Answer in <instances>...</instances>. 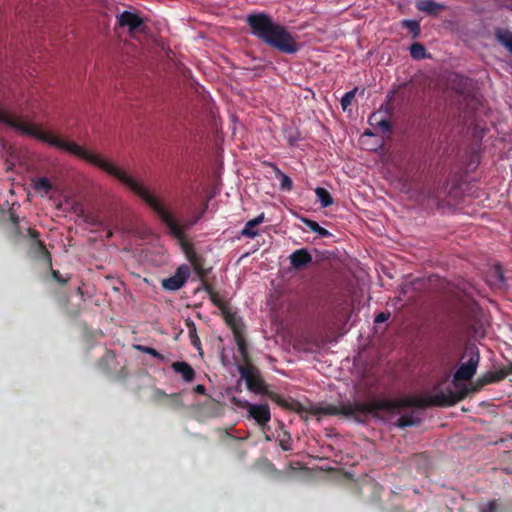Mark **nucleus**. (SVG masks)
<instances>
[{
    "instance_id": "nucleus-17",
    "label": "nucleus",
    "mask_w": 512,
    "mask_h": 512,
    "mask_svg": "<svg viewBox=\"0 0 512 512\" xmlns=\"http://www.w3.org/2000/svg\"><path fill=\"white\" fill-rule=\"evenodd\" d=\"M416 7L418 10L428 14H436L439 10L444 8L443 5L438 4L433 0H418L416 2Z\"/></svg>"
},
{
    "instance_id": "nucleus-30",
    "label": "nucleus",
    "mask_w": 512,
    "mask_h": 512,
    "mask_svg": "<svg viewBox=\"0 0 512 512\" xmlns=\"http://www.w3.org/2000/svg\"><path fill=\"white\" fill-rule=\"evenodd\" d=\"M370 124L374 125V126L380 127L383 131H388L389 130V123L386 120H384V119L378 120L376 114H373L370 117Z\"/></svg>"
},
{
    "instance_id": "nucleus-20",
    "label": "nucleus",
    "mask_w": 512,
    "mask_h": 512,
    "mask_svg": "<svg viewBox=\"0 0 512 512\" xmlns=\"http://www.w3.org/2000/svg\"><path fill=\"white\" fill-rule=\"evenodd\" d=\"M186 327L188 329V335L191 342V345L197 350H201V341L197 334V329L194 321L191 319L186 320Z\"/></svg>"
},
{
    "instance_id": "nucleus-29",
    "label": "nucleus",
    "mask_w": 512,
    "mask_h": 512,
    "mask_svg": "<svg viewBox=\"0 0 512 512\" xmlns=\"http://www.w3.org/2000/svg\"><path fill=\"white\" fill-rule=\"evenodd\" d=\"M370 124L374 125V126L380 127L383 131H388L389 130V123L386 120H384V119L378 120L376 114H373L370 117Z\"/></svg>"
},
{
    "instance_id": "nucleus-16",
    "label": "nucleus",
    "mask_w": 512,
    "mask_h": 512,
    "mask_svg": "<svg viewBox=\"0 0 512 512\" xmlns=\"http://www.w3.org/2000/svg\"><path fill=\"white\" fill-rule=\"evenodd\" d=\"M233 336H234L235 343L237 345L238 352L242 356L244 363L249 364L250 358H249V352H248V345L244 338V331L234 334Z\"/></svg>"
},
{
    "instance_id": "nucleus-33",
    "label": "nucleus",
    "mask_w": 512,
    "mask_h": 512,
    "mask_svg": "<svg viewBox=\"0 0 512 512\" xmlns=\"http://www.w3.org/2000/svg\"><path fill=\"white\" fill-rule=\"evenodd\" d=\"M279 445L283 451L291 450V437L290 434L285 433L284 438L280 439Z\"/></svg>"
},
{
    "instance_id": "nucleus-19",
    "label": "nucleus",
    "mask_w": 512,
    "mask_h": 512,
    "mask_svg": "<svg viewBox=\"0 0 512 512\" xmlns=\"http://www.w3.org/2000/svg\"><path fill=\"white\" fill-rule=\"evenodd\" d=\"M495 36L498 42L512 53V32L504 28H498L495 31Z\"/></svg>"
},
{
    "instance_id": "nucleus-8",
    "label": "nucleus",
    "mask_w": 512,
    "mask_h": 512,
    "mask_svg": "<svg viewBox=\"0 0 512 512\" xmlns=\"http://www.w3.org/2000/svg\"><path fill=\"white\" fill-rule=\"evenodd\" d=\"M117 19L121 27L128 28L129 34L132 37H135L138 32L143 31V20L136 13L124 11L117 17Z\"/></svg>"
},
{
    "instance_id": "nucleus-14",
    "label": "nucleus",
    "mask_w": 512,
    "mask_h": 512,
    "mask_svg": "<svg viewBox=\"0 0 512 512\" xmlns=\"http://www.w3.org/2000/svg\"><path fill=\"white\" fill-rule=\"evenodd\" d=\"M172 369L181 374L182 378L186 382H192L195 378V371L190 364L184 361H177L172 363Z\"/></svg>"
},
{
    "instance_id": "nucleus-12",
    "label": "nucleus",
    "mask_w": 512,
    "mask_h": 512,
    "mask_svg": "<svg viewBox=\"0 0 512 512\" xmlns=\"http://www.w3.org/2000/svg\"><path fill=\"white\" fill-rule=\"evenodd\" d=\"M32 188L41 197L49 195L53 189L51 181L47 177L33 178L31 181Z\"/></svg>"
},
{
    "instance_id": "nucleus-31",
    "label": "nucleus",
    "mask_w": 512,
    "mask_h": 512,
    "mask_svg": "<svg viewBox=\"0 0 512 512\" xmlns=\"http://www.w3.org/2000/svg\"><path fill=\"white\" fill-rule=\"evenodd\" d=\"M290 264L293 268L299 269L312 261V258H290Z\"/></svg>"
},
{
    "instance_id": "nucleus-27",
    "label": "nucleus",
    "mask_w": 512,
    "mask_h": 512,
    "mask_svg": "<svg viewBox=\"0 0 512 512\" xmlns=\"http://www.w3.org/2000/svg\"><path fill=\"white\" fill-rule=\"evenodd\" d=\"M209 298L213 305L218 307L221 310V312L228 307L227 304L221 299L219 293L216 291L214 293H211V295H209Z\"/></svg>"
},
{
    "instance_id": "nucleus-9",
    "label": "nucleus",
    "mask_w": 512,
    "mask_h": 512,
    "mask_svg": "<svg viewBox=\"0 0 512 512\" xmlns=\"http://www.w3.org/2000/svg\"><path fill=\"white\" fill-rule=\"evenodd\" d=\"M249 416L258 424L265 425L271 419L270 408L267 404H250L247 403Z\"/></svg>"
},
{
    "instance_id": "nucleus-42",
    "label": "nucleus",
    "mask_w": 512,
    "mask_h": 512,
    "mask_svg": "<svg viewBox=\"0 0 512 512\" xmlns=\"http://www.w3.org/2000/svg\"><path fill=\"white\" fill-rule=\"evenodd\" d=\"M77 294L80 295L82 298L84 297L83 288L81 286L77 288Z\"/></svg>"
},
{
    "instance_id": "nucleus-5",
    "label": "nucleus",
    "mask_w": 512,
    "mask_h": 512,
    "mask_svg": "<svg viewBox=\"0 0 512 512\" xmlns=\"http://www.w3.org/2000/svg\"><path fill=\"white\" fill-rule=\"evenodd\" d=\"M192 265L188 264H182L180 265L176 271L175 274L164 278L161 282L162 288L167 291H177L181 289L191 276L192 272Z\"/></svg>"
},
{
    "instance_id": "nucleus-28",
    "label": "nucleus",
    "mask_w": 512,
    "mask_h": 512,
    "mask_svg": "<svg viewBox=\"0 0 512 512\" xmlns=\"http://www.w3.org/2000/svg\"><path fill=\"white\" fill-rule=\"evenodd\" d=\"M356 91L357 89H353L343 95V97L341 98V106L343 110H346L350 106L352 100L355 97Z\"/></svg>"
},
{
    "instance_id": "nucleus-38",
    "label": "nucleus",
    "mask_w": 512,
    "mask_h": 512,
    "mask_svg": "<svg viewBox=\"0 0 512 512\" xmlns=\"http://www.w3.org/2000/svg\"><path fill=\"white\" fill-rule=\"evenodd\" d=\"M194 391L197 393V394H205L206 392V388L204 385L202 384H198L194 387Z\"/></svg>"
},
{
    "instance_id": "nucleus-18",
    "label": "nucleus",
    "mask_w": 512,
    "mask_h": 512,
    "mask_svg": "<svg viewBox=\"0 0 512 512\" xmlns=\"http://www.w3.org/2000/svg\"><path fill=\"white\" fill-rule=\"evenodd\" d=\"M263 221H264V213H261L259 216H257L256 218H254L246 223L245 227L242 230V234L244 236H248V237L256 236L258 233L256 228Z\"/></svg>"
},
{
    "instance_id": "nucleus-6",
    "label": "nucleus",
    "mask_w": 512,
    "mask_h": 512,
    "mask_svg": "<svg viewBox=\"0 0 512 512\" xmlns=\"http://www.w3.org/2000/svg\"><path fill=\"white\" fill-rule=\"evenodd\" d=\"M191 262L193 272L201 281V289H203L208 295L214 293L215 290L212 285L206 280V277L212 270L211 266H206L204 258H188Z\"/></svg>"
},
{
    "instance_id": "nucleus-21",
    "label": "nucleus",
    "mask_w": 512,
    "mask_h": 512,
    "mask_svg": "<svg viewBox=\"0 0 512 512\" xmlns=\"http://www.w3.org/2000/svg\"><path fill=\"white\" fill-rule=\"evenodd\" d=\"M272 166H273V169L275 171L276 176L280 179V187H281V189L290 191L292 189V187H293V183H292V180L290 179V177L287 176L286 174H284L275 165H272Z\"/></svg>"
},
{
    "instance_id": "nucleus-23",
    "label": "nucleus",
    "mask_w": 512,
    "mask_h": 512,
    "mask_svg": "<svg viewBox=\"0 0 512 512\" xmlns=\"http://www.w3.org/2000/svg\"><path fill=\"white\" fill-rule=\"evenodd\" d=\"M418 423L419 420L415 419L412 415H402L397 421V425L400 428L415 426Z\"/></svg>"
},
{
    "instance_id": "nucleus-22",
    "label": "nucleus",
    "mask_w": 512,
    "mask_h": 512,
    "mask_svg": "<svg viewBox=\"0 0 512 512\" xmlns=\"http://www.w3.org/2000/svg\"><path fill=\"white\" fill-rule=\"evenodd\" d=\"M315 193L322 207H328L333 203L332 197L326 189L317 187Z\"/></svg>"
},
{
    "instance_id": "nucleus-40",
    "label": "nucleus",
    "mask_w": 512,
    "mask_h": 512,
    "mask_svg": "<svg viewBox=\"0 0 512 512\" xmlns=\"http://www.w3.org/2000/svg\"><path fill=\"white\" fill-rule=\"evenodd\" d=\"M495 271L496 273L499 275V278L502 280L503 279V276H502V269L499 265H496L495 266Z\"/></svg>"
},
{
    "instance_id": "nucleus-34",
    "label": "nucleus",
    "mask_w": 512,
    "mask_h": 512,
    "mask_svg": "<svg viewBox=\"0 0 512 512\" xmlns=\"http://www.w3.org/2000/svg\"><path fill=\"white\" fill-rule=\"evenodd\" d=\"M481 512H498L497 501L492 500L488 502L487 505L481 509Z\"/></svg>"
},
{
    "instance_id": "nucleus-13",
    "label": "nucleus",
    "mask_w": 512,
    "mask_h": 512,
    "mask_svg": "<svg viewBox=\"0 0 512 512\" xmlns=\"http://www.w3.org/2000/svg\"><path fill=\"white\" fill-rule=\"evenodd\" d=\"M154 398L158 401L166 399L168 401V405L175 409L183 407V401L180 393L168 395L163 390L156 389L154 392Z\"/></svg>"
},
{
    "instance_id": "nucleus-32",
    "label": "nucleus",
    "mask_w": 512,
    "mask_h": 512,
    "mask_svg": "<svg viewBox=\"0 0 512 512\" xmlns=\"http://www.w3.org/2000/svg\"><path fill=\"white\" fill-rule=\"evenodd\" d=\"M79 216H82L84 218V222L87 223L88 225H91V226L101 225V222L96 215H92V214L91 215H83V213H82Z\"/></svg>"
},
{
    "instance_id": "nucleus-37",
    "label": "nucleus",
    "mask_w": 512,
    "mask_h": 512,
    "mask_svg": "<svg viewBox=\"0 0 512 512\" xmlns=\"http://www.w3.org/2000/svg\"><path fill=\"white\" fill-rule=\"evenodd\" d=\"M389 317H390L389 312H381L378 315H376L374 322L376 324L383 323V322L387 321L389 319Z\"/></svg>"
},
{
    "instance_id": "nucleus-15",
    "label": "nucleus",
    "mask_w": 512,
    "mask_h": 512,
    "mask_svg": "<svg viewBox=\"0 0 512 512\" xmlns=\"http://www.w3.org/2000/svg\"><path fill=\"white\" fill-rule=\"evenodd\" d=\"M56 209L63 213L73 212L77 215L82 214V209L78 202L69 196H65L63 200L56 203Z\"/></svg>"
},
{
    "instance_id": "nucleus-44",
    "label": "nucleus",
    "mask_w": 512,
    "mask_h": 512,
    "mask_svg": "<svg viewBox=\"0 0 512 512\" xmlns=\"http://www.w3.org/2000/svg\"><path fill=\"white\" fill-rule=\"evenodd\" d=\"M372 133H369V132H365L363 136H371Z\"/></svg>"
},
{
    "instance_id": "nucleus-39",
    "label": "nucleus",
    "mask_w": 512,
    "mask_h": 512,
    "mask_svg": "<svg viewBox=\"0 0 512 512\" xmlns=\"http://www.w3.org/2000/svg\"><path fill=\"white\" fill-rule=\"evenodd\" d=\"M290 256L296 257V256H308L304 250H297L293 252Z\"/></svg>"
},
{
    "instance_id": "nucleus-4",
    "label": "nucleus",
    "mask_w": 512,
    "mask_h": 512,
    "mask_svg": "<svg viewBox=\"0 0 512 512\" xmlns=\"http://www.w3.org/2000/svg\"><path fill=\"white\" fill-rule=\"evenodd\" d=\"M241 378L246 382L247 388L257 394H266L277 403H281L282 398L274 392H268L264 380L261 378L259 370L252 365L244 364L238 366Z\"/></svg>"
},
{
    "instance_id": "nucleus-24",
    "label": "nucleus",
    "mask_w": 512,
    "mask_h": 512,
    "mask_svg": "<svg viewBox=\"0 0 512 512\" xmlns=\"http://www.w3.org/2000/svg\"><path fill=\"white\" fill-rule=\"evenodd\" d=\"M410 54L414 59H422L425 57V48L419 43H414L410 47Z\"/></svg>"
},
{
    "instance_id": "nucleus-25",
    "label": "nucleus",
    "mask_w": 512,
    "mask_h": 512,
    "mask_svg": "<svg viewBox=\"0 0 512 512\" xmlns=\"http://www.w3.org/2000/svg\"><path fill=\"white\" fill-rule=\"evenodd\" d=\"M47 261H48V264L50 266V269H51V274H52V277L60 284H65L69 281L70 277L69 276H63L62 274H60V272L58 270H54L52 268V264H51V259L52 258H45Z\"/></svg>"
},
{
    "instance_id": "nucleus-11",
    "label": "nucleus",
    "mask_w": 512,
    "mask_h": 512,
    "mask_svg": "<svg viewBox=\"0 0 512 512\" xmlns=\"http://www.w3.org/2000/svg\"><path fill=\"white\" fill-rule=\"evenodd\" d=\"M508 372L506 369H500L498 371L489 372L477 379V389L482 388L483 386L490 383H498L506 378Z\"/></svg>"
},
{
    "instance_id": "nucleus-10",
    "label": "nucleus",
    "mask_w": 512,
    "mask_h": 512,
    "mask_svg": "<svg viewBox=\"0 0 512 512\" xmlns=\"http://www.w3.org/2000/svg\"><path fill=\"white\" fill-rule=\"evenodd\" d=\"M222 315L226 324L232 330L233 335L244 331V324L242 318L237 313L231 311L229 307L222 311Z\"/></svg>"
},
{
    "instance_id": "nucleus-35",
    "label": "nucleus",
    "mask_w": 512,
    "mask_h": 512,
    "mask_svg": "<svg viewBox=\"0 0 512 512\" xmlns=\"http://www.w3.org/2000/svg\"><path fill=\"white\" fill-rule=\"evenodd\" d=\"M403 25L415 33H417L419 30V24L413 20H404Z\"/></svg>"
},
{
    "instance_id": "nucleus-7",
    "label": "nucleus",
    "mask_w": 512,
    "mask_h": 512,
    "mask_svg": "<svg viewBox=\"0 0 512 512\" xmlns=\"http://www.w3.org/2000/svg\"><path fill=\"white\" fill-rule=\"evenodd\" d=\"M191 262L193 272L201 281V289H203L208 295L214 293L215 290L212 285L206 280V277L212 270L211 266H206L204 258H188Z\"/></svg>"
},
{
    "instance_id": "nucleus-43",
    "label": "nucleus",
    "mask_w": 512,
    "mask_h": 512,
    "mask_svg": "<svg viewBox=\"0 0 512 512\" xmlns=\"http://www.w3.org/2000/svg\"><path fill=\"white\" fill-rule=\"evenodd\" d=\"M506 371L508 372V375H509V374H512V363H510V364L507 366Z\"/></svg>"
},
{
    "instance_id": "nucleus-26",
    "label": "nucleus",
    "mask_w": 512,
    "mask_h": 512,
    "mask_svg": "<svg viewBox=\"0 0 512 512\" xmlns=\"http://www.w3.org/2000/svg\"><path fill=\"white\" fill-rule=\"evenodd\" d=\"M135 348L138 351H141L145 354H149V355L153 356L154 358H157L160 360H163V358H164L162 354H160L156 349H154L152 347H148V346H144V345H136Z\"/></svg>"
},
{
    "instance_id": "nucleus-1",
    "label": "nucleus",
    "mask_w": 512,
    "mask_h": 512,
    "mask_svg": "<svg viewBox=\"0 0 512 512\" xmlns=\"http://www.w3.org/2000/svg\"><path fill=\"white\" fill-rule=\"evenodd\" d=\"M468 357L467 361L462 363L453 376V385L457 391L448 388L447 391L437 390L434 394L420 397H404L399 399H374L368 402H343L339 405L326 404L311 406L308 410L312 415L344 416L361 421V417L374 414L378 411L395 412L403 408L417 407L425 409L428 407H451L459 401L465 399L475 388H468L462 381H469L476 374L480 354L478 348L474 345L467 346L462 359Z\"/></svg>"
},
{
    "instance_id": "nucleus-2",
    "label": "nucleus",
    "mask_w": 512,
    "mask_h": 512,
    "mask_svg": "<svg viewBox=\"0 0 512 512\" xmlns=\"http://www.w3.org/2000/svg\"><path fill=\"white\" fill-rule=\"evenodd\" d=\"M0 122L23 134L46 142L50 146H54L60 150L73 154L115 177L154 210L162 222L167 226L170 234L173 235L185 249V235L182 227L176 223L164 204L155 195L150 193L142 183L130 175L125 168L118 166L101 154L86 149L73 141L43 130L38 125L18 119L2 107H0Z\"/></svg>"
},
{
    "instance_id": "nucleus-36",
    "label": "nucleus",
    "mask_w": 512,
    "mask_h": 512,
    "mask_svg": "<svg viewBox=\"0 0 512 512\" xmlns=\"http://www.w3.org/2000/svg\"><path fill=\"white\" fill-rule=\"evenodd\" d=\"M309 226H310V228H311L313 231H315V232L319 233V234H320V235H322V236H325V235H327V234H328L327 230H325L324 228H322L321 226H319L316 222H310V223H309Z\"/></svg>"
},
{
    "instance_id": "nucleus-41",
    "label": "nucleus",
    "mask_w": 512,
    "mask_h": 512,
    "mask_svg": "<svg viewBox=\"0 0 512 512\" xmlns=\"http://www.w3.org/2000/svg\"><path fill=\"white\" fill-rule=\"evenodd\" d=\"M27 231H28V233H29L31 238H36L37 237V233H36L35 230L29 228Z\"/></svg>"
},
{
    "instance_id": "nucleus-3",
    "label": "nucleus",
    "mask_w": 512,
    "mask_h": 512,
    "mask_svg": "<svg viewBox=\"0 0 512 512\" xmlns=\"http://www.w3.org/2000/svg\"><path fill=\"white\" fill-rule=\"evenodd\" d=\"M247 21L253 34L266 44L287 54H294L298 51L299 45L295 37L285 27L273 22L269 16L265 14L249 15Z\"/></svg>"
}]
</instances>
